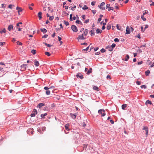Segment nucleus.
<instances>
[{"label": "nucleus", "instance_id": "nucleus-42", "mask_svg": "<svg viewBox=\"0 0 154 154\" xmlns=\"http://www.w3.org/2000/svg\"><path fill=\"white\" fill-rule=\"evenodd\" d=\"M5 42H0V45L1 46H2L4 45L5 44Z\"/></svg>", "mask_w": 154, "mask_h": 154}, {"label": "nucleus", "instance_id": "nucleus-17", "mask_svg": "<svg viewBox=\"0 0 154 154\" xmlns=\"http://www.w3.org/2000/svg\"><path fill=\"white\" fill-rule=\"evenodd\" d=\"M92 69L91 68H90L89 70L88 69V71L86 73L88 75L90 74L92 72Z\"/></svg>", "mask_w": 154, "mask_h": 154}, {"label": "nucleus", "instance_id": "nucleus-49", "mask_svg": "<svg viewBox=\"0 0 154 154\" xmlns=\"http://www.w3.org/2000/svg\"><path fill=\"white\" fill-rule=\"evenodd\" d=\"M110 4H108L106 5V8L107 9L108 8H109V7H110Z\"/></svg>", "mask_w": 154, "mask_h": 154}, {"label": "nucleus", "instance_id": "nucleus-23", "mask_svg": "<svg viewBox=\"0 0 154 154\" xmlns=\"http://www.w3.org/2000/svg\"><path fill=\"white\" fill-rule=\"evenodd\" d=\"M40 29L42 32L44 33H45L47 32V30L45 28L41 29Z\"/></svg>", "mask_w": 154, "mask_h": 154}, {"label": "nucleus", "instance_id": "nucleus-52", "mask_svg": "<svg viewBox=\"0 0 154 154\" xmlns=\"http://www.w3.org/2000/svg\"><path fill=\"white\" fill-rule=\"evenodd\" d=\"M147 63H148L149 65H150L151 63V62L150 61V60H147Z\"/></svg>", "mask_w": 154, "mask_h": 154}, {"label": "nucleus", "instance_id": "nucleus-9", "mask_svg": "<svg viewBox=\"0 0 154 154\" xmlns=\"http://www.w3.org/2000/svg\"><path fill=\"white\" fill-rule=\"evenodd\" d=\"M126 31V34H128L130 33V30L129 27L128 26H127Z\"/></svg>", "mask_w": 154, "mask_h": 154}, {"label": "nucleus", "instance_id": "nucleus-45", "mask_svg": "<svg viewBox=\"0 0 154 154\" xmlns=\"http://www.w3.org/2000/svg\"><path fill=\"white\" fill-rule=\"evenodd\" d=\"M45 45H46V46H47V47H48L49 48H50L51 46V45H50L48 44L47 43H45Z\"/></svg>", "mask_w": 154, "mask_h": 154}, {"label": "nucleus", "instance_id": "nucleus-51", "mask_svg": "<svg viewBox=\"0 0 154 154\" xmlns=\"http://www.w3.org/2000/svg\"><path fill=\"white\" fill-rule=\"evenodd\" d=\"M49 17V20H52L54 19L53 16H50Z\"/></svg>", "mask_w": 154, "mask_h": 154}, {"label": "nucleus", "instance_id": "nucleus-11", "mask_svg": "<svg viewBox=\"0 0 154 154\" xmlns=\"http://www.w3.org/2000/svg\"><path fill=\"white\" fill-rule=\"evenodd\" d=\"M13 26L12 25H10L8 28V30L10 31L11 29H13Z\"/></svg>", "mask_w": 154, "mask_h": 154}, {"label": "nucleus", "instance_id": "nucleus-53", "mask_svg": "<svg viewBox=\"0 0 154 154\" xmlns=\"http://www.w3.org/2000/svg\"><path fill=\"white\" fill-rule=\"evenodd\" d=\"M136 84H137L138 85H140L141 84V82L140 81H137L136 82Z\"/></svg>", "mask_w": 154, "mask_h": 154}, {"label": "nucleus", "instance_id": "nucleus-16", "mask_svg": "<svg viewBox=\"0 0 154 154\" xmlns=\"http://www.w3.org/2000/svg\"><path fill=\"white\" fill-rule=\"evenodd\" d=\"M93 89L94 90H96L97 91H98L99 90V88L97 86H94L93 87Z\"/></svg>", "mask_w": 154, "mask_h": 154}, {"label": "nucleus", "instance_id": "nucleus-34", "mask_svg": "<svg viewBox=\"0 0 154 154\" xmlns=\"http://www.w3.org/2000/svg\"><path fill=\"white\" fill-rule=\"evenodd\" d=\"M13 6H14V5H13L11 4L9 5L8 6V8L11 9H12Z\"/></svg>", "mask_w": 154, "mask_h": 154}, {"label": "nucleus", "instance_id": "nucleus-40", "mask_svg": "<svg viewBox=\"0 0 154 154\" xmlns=\"http://www.w3.org/2000/svg\"><path fill=\"white\" fill-rule=\"evenodd\" d=\"M141 88L146 89V87L145 85H143L141 86Z\"/></svg>", "mask_w": 154, "mask_h": 154}, {"label": "nucleus", "instance_id": "nucleus-8", "mask_svg": "<svg viewBox=\"0 0 154 154\" xmlns=\"http://www.w3.org/2000/svg\"><path fill=\"white\" fill-rule=\"evenodd\" d=\"M106 49H108V50L110 51H111L113 50V49L111 48V45H109L107 46L106 47Z\"/></svg>", "mask_w": 154, "mask_h": 154}, {"label": "nucleus", "instance_id": "nucleus-27", "mask_svg": "<svg viewBox=\"0 0 154 154\" xmlns=\"http://www.w3.org/2000/svg\"><path fill=\"white\" fill-rule=\"evenodd\" d=\"M150 73V72L149 70H148L145 72V74L146 75L148 76Z\"/></svg>", "mask_w": 154, "mask_h": 154}, {"label": "nucleus", "instance_id": "nucleus-22", "mask_svg": "<svg viewBox=\"0 0 154 154\" xmlns=\"http://www.w3.org/2000/svg\"><path fill=\"white\" fill-rule=\"evenodd\" d=\"M47 115V113H45L44 114H42L41 115V117L42 119H44L45 118V116H46Z\"/></svg>", "mask_w": 154, "mask_h": 154}, {"label": "nucleus", "instance_id": "nucleus-10", "mask_svg": "<svg viewBox=\"0 0 154 154\" xmlns=\"http://www.w3.org/2000/svg\"><path fill=\"white\" fill-rule=\"evenodd\" d=\"M16 9L18 10V12L19 14L20 15V12L22 11V8L19 7H17L16 8Z\"/></svg>", "mask_w": 154, "mask_h": 154}, {"label": "nucleus", "instance_id": "nucleus-14", "mask_svg": "<svg viewBox=\"0 0 154 154\" xmlns=\"http://www.w3.org/2000/svg\"><path fill=\"white\" fill-rule=\"evenodd\" d=\"M44 104L43 103H39L37 106V107L41 108L42 107L44 106Z\"/></svg>", "mask_w": 154, "mask_h": 154}, {"label": "nucleus", "instance_id": "nucleus-57", "mask_svg": "<svg viewBox=\"0 0 154 154\" xmlns=\"http://www.w3.org/2000/svg\"><path fill=\"white\" fill-rule=\"evenodd\" d=\"M98 49V47H95L94 49V50L95 51H97Z\"/></svg>", "mask_w": 154, "mask_h": 154}, {"label": "nucleus", "instance_id": "nucleus-6", "mask_svg": "<svg viewBox=\"0 0 154 154\" xmlns=\"http://www.w3.org/2000/svg\"><path fill=\"white\" fill-rule=\"evenodd\" d=\"M70 116L73 119H76L77 116V114L75 113V114H73L72 113H70Z\"/></svg>", "mask_w": 154, "mask_h": 154}, {"label": "nucleus", "instance_id": "nucleus-62", "mask_svg": "<svg viewBox=\"0 0 154 154\" xmlns=\"http://www.w3.org/2000/svg\"><path fill=\"white\" fill-rule=\"evenodd\" d=\"M102 19L101 18H99L97 20V23H98Z\"/></svg>", "mask_w": 154, "mask_h": 154}, {"label": "nucleus", "instance_id": "nucleus-29", "mask_svg": "<svg viewBox=\"0 0 154 154\" xmlns=\"http://www.w3.org/2000/svg\"><path fill=\"white\" fill-rule=\"evenodd\" d=\"M6 31V29L5 28H4L2 30H1L0 31V33L1 34L2 33H5Z\"/></svg>", "mask_w": 154, "mask_h": 154}, {"label": "nucleus", "instance_id": "nucleus-5", "mask_svg": "<svg viewBox=\"0 0 154 154\" xmlns=\"http://www.w3.org/2000/svg\"><path fill=\"white\" fill-rule=\"evenodd\" d=\"M76 76L77 78H79L81 79H82L83 78V75H82V74L80 73H79L78 74H77L76 75Z\"/></svg>", "mask_w": 154, "mask_h": 154}, {"label": "nucleus", "instance_id": "nucleus-33", "mask_svg": "<svg viewBox=\"0 0 154 154\" xmlns=\"http://www.w3.org/2000/svg\"><path fill=\"white\" fill-rule=\"evenodd\" d=\"M89 48V46H88V47H87L86 48H85V49H83L82 51H87L88 50Z\"/></svg>", "mask_w": 154, "mask_h": 154}, {"label": "nucleus", "instance_id": "nucleus-7", "mask_svg": "<svg viewBox=\"0 0 154 154\" xmlns=\"http://www.w3.org/2000/svg\"><path fill=\"white\" fill-rule=\"evenodd\" d=\"M83 34H82L81 35H79L78 37L77 38V39H81V40H84L85 39V38L83 36Z\"/></svg>", "mask_w": 154, "mask_h": 154}, {"label": "nucleus", "instance_id": "nucleus-41", "mask_svg": "<svg viewBox=\"0 0 154 154\" xmlns=\"http://www.w3.org/2000/svg\"><path fill=\"white\" fill-rule=\"evenodd\" d=\"M64 22L66 26H67L69 25V23L68 22L66 21H65L64 20Z\"/></svg>", "mask_w": 154, "mask_h": 154}, {"label": "nucleus", "instance_id": "nucleus-37", "mask_svg": "<svg viewBox=\"0 0 154 154\" xmlns=\"http://www.w3.org/2000/svg\"><path fill=\"white\" fill-rule=\"evenodd\" d=\"M46 93L47 95H49L50 94V91L49 90H47L46 91Z\"/></svg>", "mask_w": 154, "mask_h": 154}, {"label": "nucleus", "instance_id": "nucleus-2", "mask_svg": "<svg viewBox=\"0 0 154 154\" xmlns=\"http://www.w3.org/2000/svg\"><path fill=\"white\" fill-rule=\"evenodd\" d=\"M20 67L22 71H24L26 69L27 65L26 64H23Z\"/></svg>", "mask_w": 154, "mask_h": 154}, {"label": "nucleus", "instance_id": "nucleus-35", "mask_svg": "<svg viewBox=\"0 0 154 154\" xmlns=\"http://www.w3.org/2000/svg\"><path fill=\"white\" fill-rule=\"evenodd\" d=\"M45 54L46 55H47L48 56H50L51 55L50 54L49 52H45Z\"/></svg>", "mask_w": 154, "mask_h": 154}, {"label": "nucleus", "instance_id": "nucleus-50", "mask_svg": "<svg viewBox=\"0 0 154 154\" xmlns=\"http://www.w3.org/2000/svg\"><path fill=\"white\" fill-rule=\"evenodd\" d=\"M106 78L107 79H111V77H110V75H108L106 76Z\"/></svg>", "mask_w": 154, "mask_h": 154}, {"label": "nucleus", "instance_id": "nucleus-25", "mask_svg": "<svg viewBox=\"0 0 154 154\" xmlns=\"http://www.w3.org/2000/svg\"><path fill=\"white\" fill-rule=\"evenodd\" d=\"M143 130H145L146 131V135L148 134V129L147 128H146V127H145L143 128Z\"/></svg>", "mask_w": 154, "mask_h": 154}, {"label": "nucleus", "instance_id": "nucleus-3", "mask_svg": "<svg viewBox=\"0 0 154 154\" xmlns=\"http://www.w3.org/2000/svg\"><path fill=\"white\" fill-rule=\"evenodd\" d=\"M37 111L36 109H34L32 112L31 114V117H34L35 116L36 114L37 113Z\"/></svg>", "mask_w": 154, "mask_h": 154}, {"label": "nucleus", "instance_id": "nucleus-56", "mask_svg": "<svg viewBox=\"0 0 154 154\" xmlns=\"http://www.w3.org/2000/svg\"><path fill=\"white\" fill-rule=\"evenodd\" d=\"M143 63V61H141L140 62H138L137 63V64L138 65H140Z\"/></svg>", "mask_w": 154, "mask_h": 154}, {"label": "nucleus", "instance_id": "nucleus-4", "mask_svg": "<svg viewBox=\"0 0 154 154\" xmlns=\"http://www.w3.org/2000/svg\"><path fill=\"white\" fill-rule=\"evenodd\" d=\"M105 4V3L104 2H102L101 3L100 5H98V7L101 9L103 10H105V7H102L101 6H103Z\"/></svg>", "mask_w": 154, "mask_h": 154}, {"label": "nucleus", "instance_id": "nucleus-18", "mask_svg": "<svg viewBox=\"0 0 154 154\" xmlns=\"http://www.w3.org/2000/svg\"><path fill=\"white\" fill-rule=\"evenodd\" d=\"M34 64L36 66H38L39 65V63L38 61L35 60L34 62Z\"/></svg>", "mask_w": 154, "mask_h": 154}, {"label": "nucleus", "instance_id": "nucleus-55", "mask_svg": "<svg viewBox=\"0 0 154 154\" xmlns=\"http://www.w3.org/2000/svg\"><path fill=\"white\" fill-rule=\"evenodd\" d=\"M72 14H70V18H69L70 20V21L72 20Z\"/></svg>", "mask_w": 154, "mask_h": 154}, {"label": "nucleus", "instance_id": "nucleus-30", "mask_svg": "<svg viewBox=\"0 0 154 154\" xmlns=\"http://www.w3.org/2000/svg\"><path fill=\"white\" fill-rule=\"evenodd\" d=\"M129 58V55L128 54H127L125 57V60L126 61H128V60Z\"/></svg>", "mask_w": 154, "mask_h": 154}, {"label": "nucleus", "instance_id": "nucleus-24", "mask_svg": "<svg viewBox=\"0 0 154 154\" xmlns=\"http://www.w3.org/2000/svg\"><path fill=\"white\" fill-rule=\"evenodd\" d=\"M148 104H152V103L151 102V101L149 100H147L146 101L145 103L146 105H147Z\"/></svg>", "mask_w": 154, "mask_h": 154}, {"label": "nucleus", "instance_id": "nucleus-31", "mask_svg": "<svg viewBox=\"0 0 154 154\" xmlns=\"http://www.w3.org/2000/svg\"><path fill=\"white\" fill-rule=\"evenodd\" d=\"M111 26L110 24L109 23L108 24L106 27L107 29L108 30H109L111 29Z\"/></svg>", "mask_w": 154, "mask_h": 154}, {"label": "nucleus", "instance_id": "nucleus-64", "mask_svg": "<svg viewBox=\"0 0 154 154\" xmlns=\"http://www.w3.org/2000/svg\"><path fill=\"white\" fill-rule=\"evenodd\" d=\"M100 54V52H96L95 54V55H99Z\"/></svg>", "mask_w": 154, "mask_h": 154}, {"label": "nucleus", "instance_id": "nucleus-12", "mask_svg": "<svg viewBox=\"0 0 154 154\" xmlns=\"http://www.w3.org/2000/svg\"><path fill=\"white\" fill-rule=\"evenodd\" d=\"M42 13L41 12H38V16L39 17V19L40 20L42 18Z\"/></svg>", "mask_w": 154, "mask_h": 154}, {"label": "nucleus", "instance_id": "nucleus-63", "mask_svg": "<svg viewBox=\"0 0 154 154\" xmlns=\"http://www.w3.org/2000/svg\"><path fill=\"white\" fill-rule=\"evenodd\" d=\"M48 35H45L44 36H43L42 37L43 38H46L47 37Z\"/></svg>", "mask_w": 154, "mask_h": 154}, {"label": "nucleus", "instance_id": "nucleus-36", "mask_svg": "<svg viewBox=\"0 0 154 154\" xmlns=\"http://www.w3.org/2000/svg\"><path fill=\"white\" fill-rule=\"evenodd\" d=\"M116 46V45L114 43H113L112 45L111 46V48L113 49Z\"/></svg>", "mask_w": 154, "mask_h": 154}, {"label": "nucleus", "instance_id": "nucleus-19", "mask_svg": "<svg viewBox=\"0 0 154 154\" xmlns=\"http://www.w3.org/2000/svg\"><path fill=\"white\" fill-rule=\"evenodd\" d=\"M102 32V30L100 29H97L96 30V33H100Z\"/></svg>", "mask_w": 154, "mask_h": 154}, {"label": "nucleus", "instance_id": "nucleus-1", "mask_svg": "<svg viewBox=\"0 0 154 154\" xmlns=\"http://www.w3.org/2000/svg\"><path fill=\"white\" fill-rule=\"evenodd\" d=\"M71 28L74 32H76L78 31L77 28L76 26L75 25H72L71 26Z\"/></svg>", "mask_w": 154, "mask_h": 154}, {"label": "nucleus", "instance_id": "nucleus-15", "mask_svg": "<svg viewBox=\"0 0 154 154\" xmlns=\"http://www.w3.org/2000/svg\"><path fill=\"white\" fill-rule=\"evenodd\" d=\"M69 125L68 124H66L65 125V129L68 131H69Z\"/></svg>", "mask_w": 154, "mask_h": 154}, {"label": "nucleus", "instance_id": "nucleus-13", "mask_svg": "<svg viewBox=\"0 0 154 154\" xmlns=\"http://www.w3.org/2000/svg\"><path fill=\"white\" fill-rule=\"evenodd\" d=\"M88 29H85V32L83 34H83L84 35L86 36L88 33Z\"/></svg>", "mask_w": 154, "mask_h": 154}, {"label": "nucleus", "instance_id": "nucleus-58", "mask_svg": "<svg viewBox=\"0 0 154 154\" xmlns=\"http://www.w3.org/2000/svg\"><path fill=\"white\" fill-rule=\"evenodd\" d=\"M82 17L83 19L84 20L85 19V15H82Z\"/></svg>", "mask_w": 154, "mask_h": 154}, {"label": "nucleus", "instance_id": "nucleus-59", "mask_svg": "<svg viewBox=\"0 0 154 154\" xmlns=\"http://www.w3.org/2000/svg\"><path fill=\"white\" fill-rule=\"evenodd\" d=\"M95 2H92L91 3V5L92 6L94 5L95 4Z\"/></svg>", "mask_w": 154, "mask_h": 154}, {"label": "nucleus", "instance_id": "nucleus-21", "mask_svg": "<svg viewBox=\"0 0 154 154\" xmlns=\"http://www.w3.org/2000/svg\"><path fill=\"white\" fill-rule=\"evenodd\" d=\"M103 112H105V110L104 109H99L98 111V113H100L101 115Z\"/></svg>", "mask_w": 154, "mask_h": 154}, {"label": "nucleus", "instance_id": "nucleus-44", "mask_svg": "<svg viewBox=\"0 0 154 154\" xmlns=\"http://www.w3.org/2000/svg\"><path fill=\"white\" fill-rule=\"evenodd\" d=\"M76 8V6L75 5H74L73 7H71V10L72 11H74L75 10V9Z\"/></svg>", "mask_w": 154, "mask_h": 154}, {"label": "nucleus", "instance_id": "nucleus-46", "mask_svg": "<svg viewBox=\"0 0 154 154\" xmlns=\"http://www.w3.org/2000/svg\"><path fill=\"white\" fill-rule=\"evenodd\" d=\"M17 45H22V43L19 41H17Z\"/></svg>", "mask_w": 154, "mask_h": 154}, {"label": "nucleus", "instance_id": "nucleus-61", "mask_svg": "<svg viewBox=\"0 0 154 154\" xmlns=\"http://www.w3.org/2000/svg\"><path fill=\"white\" fill-rule=\"evenodd\" d=\"M89 20L88 19L86 20H85V21L84 23H87L89 22Z\"/></svg>", "mask_w": 154, "mask_h": 154}, {"label": "nucleus", "instance_id": "nucleus-26", "mask_svg": "<svg viewBox=\"0 0 154 154\" xmlns=\"http://www.w3.org/2000/svg\"><path fill=\"white\" fill-rule=\"evenodd\" d=\"M75 23H79L81 25H82L83 23H82L79 20H77L76 21Z\"/></svg>", "mask_w": 154, "mask_h": 154}, {"label": "nucleus", "instance_id": "nucleus-32", "mask_svg": "<svg viewBox=\"0 0 154 154\" xmlns=\"http://www.w3.org/2000/svg\"><path fill=\"white\" fill-rule=\"evenodd\" d=\"M88 9V7L86 5H84L83 7L82 8V9L83 10H87Z\"/></svg>", "mask_w": 154, "mask_h": 154}, {"label": "nucleus", "instance_id": "nucleus-43", "mask_svg": "<svg viewBox=\"0 0 154 154\" xmlns=\"http://www.w3.org/2000/svg\"><path fill=\"white\" fill-rule=\"evenodd\" d=\"M106 51V50L103 48L100 50V51L101 53H104Z\"/></svg>", "mask_w": 154, "mask_h": 154}, {"label": "nucleus", "instance_id": "nucleus-54", "mask_svg": "<svg viewBox=\"0 0 154 154\" xmlns=\"http://www.w3.org/2000/svg\"><path fill=\"white\" fill-rule=\"evenodd\" d=\"M44 89L45 90H48L49 89H50V88H48L47 87H45L44 88Z\"/></svg>", "mask_w": 154, "mask_h": 154}, {"label": "nucleus", "instance_id": "nucleus-20", "mask_svg": "<svg viewBox=\"0 0 154 154\" xmlns=\"http://www.w3.org/2000/svg\"><path fill=\"white\" fill-rule=\"evenodd\" d=\"M90 32L91 33V35L92 36L94 35V30H91Z\"/></svg>", "mask_w": 154, "mask_h": 154}, {"label": "nucleus", "instance_id": "nucleus-38", "mask_svg": "<svg viewBox=\"0 0 154 154\" xmlns=\"http://www.w3.org/2000/svg\"><path fill=\"white\" fill-rule=\"evenodd\" d=\"M31 52L33 54H36V51L34 49L32 50Z\"/></svg>", "mask_w": 154, "mask_h": 154}, {"label": "nucleus", "instance_id": "nucleus-48", "mask_svg": "<svg viewBox=\"0 0 154 154\" xmlns=\"http://www.w3.org/2000/svg\"><path fill=\"white\" fill-rule=\"evenodd\" d=\"M114 41L115 42H118L119 41V40L118 38H115L114 40Z\"/></svg>", "mask_w": 154, "mask_h": 154}, {"label": "nucleus", "instance_id": "nucleus-47", "mask_svg": "<svg viewBox=\"0 0 154 154\" xmlns=\"http://www.w3.org/2000/svg\"><path fill=\"white\" fill-rule=\"evenodd\" d=\"M111 10L113 11L114 10V8H113L110 7L108 9V11H110Z\"/></svg>", "mask_w": 154, "mask_h": 154}, {"label": "nucleus", "instance_id": "nucleus-28", "mask_svg": "<svg viewBox=\"0 0 154 154\" xmlns=\"http://www.w3.org/2000/svg\"><path fill=\"white\" fill-rule=\"evenodd\" d=\"M126 106H127V104H124L123 105H122V109H125V108L126 107Z\"/></svg>", "mask_w": 154, "mask_h": 154}, {"label": "nucleus", "instance_id": "nucleus-60", "mask_svg": "<svg viewBox=\"0 0 154 154\" xmlns=\"http://www.w3.org/2000/svg\"><path fill=\"white\" fill-rule=\"evenodd\" d=\"M5 5L4 4H2V8H4L5 7Z\"/></svg>", "mask_w": 154, "mask_h": 154}, {"label": "nucleus", "instance_id": "nucleus-39", "mask_svg": "<svg viewBox=\"0 0 154 154\" xmlns=\"http://www.w3.org/2000/svg\"><path fill=\"white\" fill-rule=\"evenodd\" d=\"M144 16L142 15L141 17V18L144 21H145L146 20V19L144 17Z\"/></svg>", "mask_w": 154, "mask_h": 154}]
</instances>
